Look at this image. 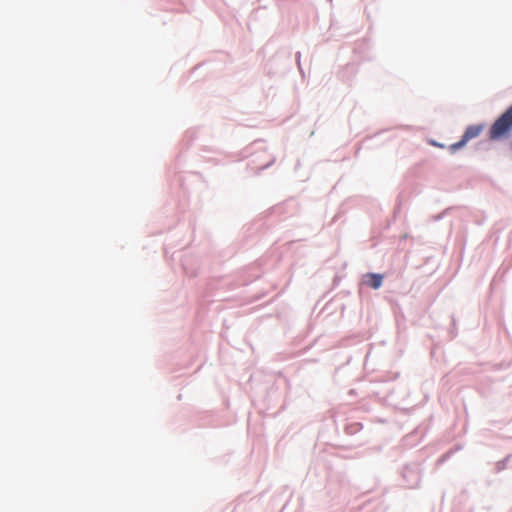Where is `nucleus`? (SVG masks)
Returning <instances> with one entry per match:
<instances>
[{
    "mask_svg": "<svg viewBox=\"0 0 512 512\" xmlns=\"http://www.w3.org/2000/svg\"><path fill=\"white\" fill-rule=\"evenodd\" d=\"M512 135V105L491 125L488 137L492 141L509 138Z\"/></svg>",
    "mask_w": 512,
    "mask_h": 512,
    "instance_id": "obj_1",
    "label": "nucleus"
},
{
    "mask_svg": "<svg viewBox=\"0 0 512 512\" xmlns=\"http://www.w3.org/2000/svg\"><path fill=\"white\" fill-rule=\"evenodd\" d=\"M383 282V275L368 273L364 276V284L373 289H378L381 287Z\"/></svg>",
    "mask_w": 512,
    "mask_h": 512,
    "instance_id": "obj_2",
    "label": "nucleus"
},
{
    "mask_svg": "<svg viewBox=\"0 0 512 512\" xmlns=\"http://www.w3.org/2000/svg\"><path fill=\"white\" fill-rule=\"evenodd\" d=\"M482 130H483V126L482 125H472V126H469L465 130V132H464L462 137L464 138V141L468 142L469 140L479 136L480 133L482 132Z\"/></svg>",
    "mask_w": 512,
    "mask_h": 512,
    "instance_id": "obj_3",
    "label": "nucleus"
},
{
    "mask_svg": "<svg viewBox=\"0 0 512 512\" xmlns=\"http://www.w3.org/2000/svg\"><path fill=\"white\" fill-rule=\"evenodd\" d=\"M467 141H464V138L462 137L460 141L453 143L449 146V150L451 153H455L458 149L464 147L466 145Z\"/></svg>",
    "mask_w": 512,
    "mask_h": 512,
    "instance_id": "obj_4",
    "label": "nucleus"
},
{
    "mask_svg": "<svg viewBox=\"0 0 512 512\" xmlns=\"http://www.w3.org/2000/svg\"><path fill=\"white\" fill-rule=\"evenodd\" d=\"M509 147H510V150H511V152H512V140H511V141H510V143H509Z\"/></svg>",
    "mask_w": 512,
    "mask_h": 512,
    "instance_id": "obj_5",
    "label": "nucleus"
}]
</instances>
